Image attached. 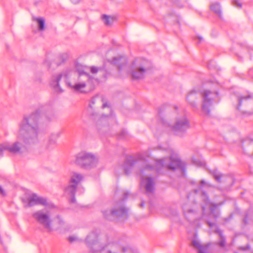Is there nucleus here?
<instances>
[{"mask_svg":"<svg viewBox=\"0 0 253 253\" xmlns=\"http://www.w3.org/2000/svg\"><path fill=\"white\" fill-rule=\"evenodd\" d=\"M88 68L84 67L83 69L77 68L79 77L77 78L72 77L71 73L69 71L53 75L51 79L50 84L56 92H62L59 86V82L63 79L67 86L74 92L84 93L94 88V84L96 80L92 78L86 73Z\"/></svg>","mask_w":253,"mask_h":253,"instance_id":"f257e3e1","label":"nucleus"},{"mask_svg":"<svg viewBox=\"0 0 253 253\" xmlns=\"http://www.w3.org/2000/svg\"><path fill=\"white\" fill-rule=\"evenodd\" d=\"M85 242L94 253H126L130 249L128 246L124 245L122 239H115L98 230L90 233Z\"/></svg>","mask_w":253,"mask_h":253,"instance_id":"f03ea898","label":"nucleus"},{"mask_svg":"<svg viewBox=\"0 0 253 253\" xmlns=\"http://www.w3.org/2000/svg\"><path fill=\"white\" fill-rule=\"evenodd\" d=\"M46 106H42L41 110H37L29 114L24 116L19 124L18 138L26 143L34 144L38 141L39 121L41 112L45 113Z\"/></svg>","mask_w":253,"mask_h":253,"instance_id":"7ed1b4c3","label":"nucleus"},{"mask_svg":"<svg viewBox=\"0 0 253 253\" xmlns=\"http://www.w3.org/2000/svg\"><path fill=\"white\" fill-rule=\"evenodd\" d=\"M165 150L168 151L171 156L169 158L160 159L156 161L157 169L160 167L166 168L169 169H179L183 173L185 171L186 166L185 163L182 162L180 159L176 156L173 150L170 148H165Z\"/></svg>","mask_w":253,"mask_h":253,"instance_id":"20e7f679","label":"nucleus"},{"mask_svg":"<svg viewBox=\"0 0 253 253\" xmlns=\"http://www.w3.org/2000/svg\"><path fill=\"white\" fill-rule=\"evenodd\" d=\"M153 169V167L148 164L147 160H143L142 168L140 169L139 173L141 178V186L145 188L146 194L149 196L154 192L155 183L153 178L149 176L145 177L144 175H149L147 172L152 170Z\"/></svg>","mask_w":253,"mask_h":253,"instance_id":"39448f33","label":"nucleus"},{"mask_svg":"<svg viewBox=\"0 0 253 253\" xmlns=\"http://www.w3.org/2000/svg\"><path fill=\"white\" fill-rule=\"evenodd\" d=\"M128 211L122 202L117 205L114 208H103L101 210L103 217L111 221L114 220L117 217L126 218L128 217Z\"/></svg>","mask_w":253,"mask_h":253,"instance_id":"423d86ee","label":"nucleus"},{"mask_svg":"<svg viewBox=\"0 0 253 253\" xmlns=\"http://www.w3.org/2000/svg\"><path fill=\"white\" fill-rule=\"evenodd\" d=\"M98 158L94 154L86 152H81L76 156L75 163L85 169H90L96 167Z\"/></svg>","mask_w":253,"mask_h":253,"instance_id":"0eeeda50","label":"nucleus"},{"mask_svg":"<svg viewBox=\"0 0 253 253\" xmlns=\"http://www.w3.org/2000/svg\"><path fill=\"white\" fill-rule=\"evenodd\" d=\"M131 76L134 79H141L151 66L150 61L144 58L135 59L132 63Z\"/></svg>","mask_w":253,"mask_h":253,"instance_id":"6e6552de","label":"nucleus"},{"mask_svg":"<svg viewBox=\"0 0 253 253\" xmlns=\"http://www.w3.org/2000/svg\"><path fill=\"white\" fill-rule=\"evenodd\" d=\"M32 217L42 226L46 232L50 233L54 231V229L52 224V221L49 211L39 210L33 213Z\"/></svg>","mask_w":253,"mask_h":253,"instance_id":"1a4fd4ad","label":"nucleus"},{"mask_svg":"<svg viewBox=\"0 0 253 253\" xmlns=\"http://www.w3.org/2000/svg\"><path fill=\"white\" fill-rule=\"evenodd\" d=\"M161 123L166 126H170L171 130L176 135L185 132L190 127L189 121L184 114L177 116L173 125H170L164 118L161 119Z\"/></svg>","mask_w":253,"mask_h":253,"instance_id":"9d476101","label":"nucleus"},{"mask_svg":"<svg viewBox=\"0 0 253 253\" xmlns=\"http://www.w3.org/2000/svg\"><path fill=\"white\" fill-rule=\"evenodd\" d=\"M84 175L80 173L73 172L71 173L69 185L65 188V194L71 197L70 202L75 203L76 201L75 195L78 185L84 179Z\"/></svg>","mask_w":253,"mask_h":253,"instance_id":"9b49d317","label":"nucleus"},{"mask_svg":"<svg viewBox=\"0 0 253 253\" xmlns=\"http://www.w3.org/2000/svg\"><path fill=\"white\" fill-rule=\"evenodd\" d=\"M182 210L185 218L190 223L195 224L197 227H199L200 225L197 222L203 217L204 213H203L202 216L198 215L196 206L190 203H186L183 205Z\"/></svg>","mask_w":253,"mask_h":253,"instance_id":"f8f14e48","label":"nucleus"},{"mask_svg":"<svg viewBox=\"0 0 253 253\" xmlns=\"http://www.w3.org/2000/svg\"><path fill=\"white\" fill-rule=\"evenodd\" d=\"M202 96V110L206 115H209L210 108L214 100L218 96L216 92H211L210 90H204L201 93Z\"/></svg>","mask_w":253,"mask_h":253,"instance_id":"ddd939ff","label":"nucleus"},{"mask_svg":"<svg viewBox=\"0 0 253 253\" xmlns=\"http://www.w3.org/2000/svg\"><path fill=\"white\" fill-rule=\"evenodd\" d=\"M18 140L12 144L5 142L6 150L13 154H20L25 151L26 149L25 146L21 141H23L25 144H28L26 143L23 140L19 139L18 137Z\"/></svg>","mask_w":253,"mask_h":253,"instance_id":"4468645a","label":"nucleus"},{"mask_svg":"<svg viewBox=\"0 0 253 253\" xmlns=\"http://www.w3.org/2000/svg\"><path fill=\"white\" fill-rule=\"evenodd\" d=\"M212 185L210 183L206 182L204 180H202L200 181V185L197 189L195 190L196 193H200L203 200L206 204H209L210 200L207 194L206 190L211 187Z\"/></svg>","mask_w":253,"mask_h":253,"instance_id":"2eb2a0df","label":"nucleus"},{"mask_svg":"<svg viewBox=\"0 0 253 253\" xmlns=\"http://www.w3.org/2000/svg\"><path fill=\"white\" fill-rule=\"evenodd\" d=\"M29 207H32L37 205H41L44 206L50 207L45 198L38 196L36 194H32L28 199Z\"/></svg>","mask_w":253,"mask_h":253,"instance_id":"dca6fc26","label":"nucleus"},{"mask_svg":"<svg viewBox=\"0 0 253 253\" xmlns=\"http://www.w3.org/2000/svg\"><path fill=\"white\" fill-rule=\"evenodd\" d=\"M60 135V132L51 133L47 139L45 148L48 151L53 150L57 146V141Z\"/></svg>","mask_w":253,"mask_h":253,"instance_id":"f3484780","label":"nucleus"},{"mask_svg":"<svg viewBox=\"0 0 253 253\" xmlns=\"http://www.w3.org/2000/svg\"><path fill=\"white\" fill-rule=\"evenodd\" d=\"M136 163V161L135 159L131 156L126 158L123 166L125 174L128 175L130 173L133 166Z\"/></svg>","mask_w":253,"mask_h":253,"instance_id":"a211bd4d","label":"nucleus"},{"mask_svg":"<svg viewBox=\"0 0 253 253\" xmlns=\"http://www.w3.org/2000/svg\"><path fill=\"white\" fill-rule=\"evenodd\" d=\"M109 61L113 64L116 65L118 69L121 70L127 63V59L125 56H119L114 57L111 61Z\"/></svg>","mask_w":253,"mask_h":253,"instance_id":"6ab92c4d","label":"nucleus"},{"mask_svg":"<svg viewBox=\"0 0 253 253\" xmlns=\"http://www.w3.org/2000/svg\"><path fill=\"white\" fill-rule=\"evenodd\" d=\"M197 98V92L194 90L189 92L186 97V99L190 105L194 109H198V105L196 101Z\"/></svg>","mask_w":253,"mask_h":253,"instance_id":"aec40b11","label":"nucleus"},{"mask_svg":"<svg viewBox=\"0 0 253 253\" xmlns=\"http://www.w3.org/2000/svg\"><path fill=\"white\" fill-rule=\"evenodd\" d=\"M253 98V95L251 93H247V94L240 95L238 96L239 104L237 109H239L240 107L244 103H247L248 101Z\"/></svg>","mask_w":253,"mask_h":253,"instance_id":"412c9836","label":"nucleus"},{"mask_svg":"<svg viewBox=\"0 0 253 253\" xmlns=\"http://www.w3.org/2000/svg\"><path fill=\"white\" fill-rule=\"evenodd\" d=\"M210 8L211 10L213 11L215 14H216L220 18L222 17V12L221 10V7L219 3H214L210 5Z\"/></svg>","mask_w":253,"mask_h":253,"instance_id":"4be33fe9","label":"nucleus"},{"mask_svg":"<svg viewBox=\"0 0 253 253\" xmlns=\"http://www.w3.org/2000/svg\"><path fill=\"white\" fill-rule=\"evenodd\" d=\"M34 20L38 24V29L40 31H42L44 30V19L42 17H35Z\"/></svg>","mask_w":253,"mask_h":253,"instance_id":"5701e85b","label":"nucleus"},{"mask_svg":"<svg viewBox=\"0 0 253 253\" xmlns=\"http://www.w3.org/2000/svg\"><path fill=\"white\" fill-rule=\"evenodd\" d=\"M102 102V99L100 98L99 96H96L94 97H92L89 102L88 107L90 109H93L94 108V106L96 103H101Z\"/></svg>","mask_w":253,"mask_h":253,"instance_id":"b1692460","label":"nucleus"},{"mask_svg":"<svg viewBox=\"0 0 253 253\" xmlns=\"http://www.w3.org/2000/svg\"><path fill=\"white\" fill-rule=\"evenodd\" d=\"M211 174L217 182H221V178L224 176L222 173L219 172L217 170L214 169L212 170Z\"/></svg>","mask_w":253,"mask_h":253,"instance_id":"393cba45","label":"nucleus"},{"mask_svg":"<svg viewBox=\"0 0 253 253\" xmlns=\"http://www.w3.org/2000/svg\"><path fill=\"white\" fill-rule=\"evenodd\" d=\"M215 232L217 233L220 236V240L219 242V245L221 247H223L225 244V239L222 234V232L219 228H216Z\"/></svg>","mask_w":253,"mask_h":253,"instance_id":"a878e982","label":"nucleus"},{"mask_svg":"<svg viewBox=\"0 0 253 253\" xmlns=\"http://www.w3.org/2000/svg\"><path fill=\"white\" fill-rule=\"evenodd\" d=\"M55 224L57 225L56 229H58L64 226L65 222L63 219L59 215L55 217Z\"/></svg>","mask_w":253,"mask_h":253,"instance_id":"bb28decb","label":"nucleus"},{"mask_svg":"<svg viewBox=\"0 0 253 253\" xmlns=\"http://www.w3.org/2000/svg\"><path fill=\"white\" fill-rule=\"evenodd\" d=\"M102 20L103 23L107 26L111 25L114 21L113 18L112 17L106 15H103L102 16Z\"/></svg>","mask_w":253,"mask_h":253,"instance_id":"cd10ccee","label":"nucleus"},{"mask_svg":"<svg viewBox=\"0 0 253 253\" xmlns=\"http://www.w3.org/2000/svg\"><path fill=\"white\" fill-rule=\"evenodd\" d=\"M217 208V205L215 204H211V207L210 208V211L211 212V214L213 215L215 219H216L219 215V213L218 212H215V211Z\"/></svg>","mask_w":253,"mask_h":253,"instance_id":"c85d7f7f","label":"nucleus"},{"mask_svg":"<svg viewBox=\"0 0 253 253\" xmlns=\"http://www.w3.org/2000/svg\"><path fill=\"white\" fill-rule=\"evenodd\" d=\"M107 119H108V116H106L105 115H102L101 116V117L97 122V125L98 128H99V126L101 125V124L103 122L106 123Z\"/></svg>","mask_w":253,"mask_h":253,"instance_id":"c756f323","label":"nucleus"},{"mask_svg":"<svg viewBox=\"0 0 253 253\" xmlns=\"http://www.w3.org/2000/svg\"><path fill=\"white\" fill-rule=\"evenodd\" d=\"M232 3L234 6L239 8H241L242 5V3L238 0H233Z\"/></svg>","mask_w":253,"mask_h":253,"instance_id":"7c9ffc66","label":"nucleus"},{"mask_svg":"<svg viewBox=\"0 0 253 253\" xmlns=\"http://www.w3.org/2000/svg\"><path fill=\"white\" fill-rule=\"evenodd\" d=\"M5 142L0 144V156H2L3 151L6 150Z\"/></svg>","mask_w":253,"mask_h":253,"instance_id":"2f4dec72","label":"nucleus"},{"mask_svg":"<svg viewBox=\"0 0 253 253\" xmlns=\"http://www.w3.org/2000/svg\"><path fill=\"white\" fill-rule=\"evenodd\" d=\"M67 58V55L66 54H62L58 56V58L61 60L63 62L66 60Z\"/></svg>","mask_w":253,"mask_h":253,"instance_id":"473e14b6","label":"nucleus"},{"mask_svg":"<svg viewBox=\"0 0 253 253\" xmlns=\"http://www.w3.org/2000/svg\"><path fill=\"white\" fill-rule=\"evenodd\" d=\"M192 245L198 249V250L200 249V248H205V247L201 246L200 244L196 241H193L192 242Z\"/></svg>","mask_w":253,"mask_h":253,"instance_id":"72a5a7b5","label":"nucleus"},{"mask_svg":"<svg viewBox=\"0 0 253 253\" xmlns=\"http://www.w3.org/2000/svg\"><path fill=\"white\" fill-rule=\"evenodd\" d=\"M89 68L91 73L92 74L96 73L99 70V68L94 66L90 67Z\"/></svg>","mask_w":253,"mask_h":253,"instance_id":"f704fd0d","label":"nucleus"},{"mask_svg":"<svg viewBox=\"0 0 253 253\" xmlns=\"http://www.w3.org/2000/svg\"><path fill=\"white\" fill-rule=\"evenodd\" d=\"M78 240V239L75 236H70L68 237V241L70 243H73Z\"/></svg>","mask_w":253,"mask_h":253,"instance_id":"c9c22d12","label":"nucleus"},{"mask_svg":"<svg viewBox=\"0 0 253 253\" xmlns=\"http://www.w3.org/2000/svg\"><path fill=\"white\" fill-rule=\"evenodd\" d=\"M126 134H127V132L126 131L123 130V131H122L121 132L120 138H125L126 137Z\"/></svg>","mask_w":253,"mask_h":253,"instance_id":"e433bc0d","label":"nucleus"},{"mask_svg":"<svg viewBox=\"0 0 253 253\" xmlns=\"http://www.w3.org/2000/svg\"><path fill=\"white\" fill-rule=\"evenodd\" d=\"M207 250V248H200L199 250H198V253H206Z\"/></svg>","mask_w":253,"mask_h":253,"instance_id":"4c0bfd02","label":"nucleus"},{"mask_svg":"<svg viewBox=\"0 0 253 253\" xmlns=\"http://www.w3.org/2000/svg\"><path fill=\"white\" fill-rule=\"evenodd\" d=\"M207 223L209 226L211 228L212 227L215 225L214 223L211 222L209 221L208 220H207Z\"/></svg>","mask_w":253,"mask_h":253,"instance_id":"58836bf2","label":"nucleus"},{"mask_svg":"<svg viewBox=\"0 0 253 253\" xmlns=\"http://www.w3.org/2000/svg\"><path fill=\"white\" fill-rule=\"evenodd\" d=\"M0 193L3 196H5V193L0 186Z\"/></svg>","mask_w":253,"mask_h":253,"instance_id":"ea45409f","label":"nucleus"},{"mask_svg":"<svg viewBox=\"0 0 253 253\" xmlns=\"http://www.w3.org/2000/svg\"><path fill=\"white\" fill-rule=\"evenodd\" d=\"M70 1L73 4H78L81 1V0H70Z\"/></svg>","mask_w":253,"mask_h":253,"instance_id":"a19ab883","label":"nucleus"},{"mask_svg":"<svg viewBox=\"0 0 253 253\" xmlns=\"http://www.w3.org/2000/svg\"><path fill=\"white\" fill-rule=\"evenodd\" d=\"M54 118V115L52 113V111H51L50 113V117L48 119L49 121L52 120Z\"/></svg>","mask_w":253,"mask_h":253,"instance_id":"79ce46f5","label":"nucleus"},{"mask_svg":"<svg viewBox=\"0 0 253 253\" xmlns=\"http://www.w3.org/2000/svg\"><path fill=\"white\" fill-rule=\"evenodd\" d=\"M144 206V202L143 201H142L140 204L139 205V207L141 208H142Z\"/></svg>","mask_w":253,"mask_h":253,"instance_id":"37998d69","label":"nucleus"},{"mask_svg":"<svg viewBox=\"0 0 253 253\" xmlns=\"http://www.w3.org/2000/svg\"><path fill=\"white\" fill-rule=\"evenodd\" d=\"M108 106V104H107V103H103V105H102V108H105V107H107Z\"/></svg>","mask_w":253,"mask_h":253,"instance_id":"c03bdc74","label":"nucleus"},{"mask_svg":"<svg viewBox=\"0 0 253 253\" xmlns=\"http://www.w3.org/2000/svg\"><path fill=\"white\" fill-rule=\"evenodd\" d=\"M44 64L48 67H49V66H50V64L49 63L47 62L46 61H44Z\"/></svg>","mask_w":253,"mask_h":253,"instance_id":"a18cd8bd","label":"nucleus"},{"mask_svg":"<svg viewBox=\"0 0 253 253\" xmlns=\"http://www.w3.org/2000/svg\"><path fill=\"white\" fill-rule=\"evenodd\" d=\"M241 249L243 250H245V248H243V247H241Z\"/></svg>","mask_w":253,"mask_h":253,"instance_id":"49530a36","label":"nucleus"},{"mask_svg":"<svg viewBox=\"0 0 253 253\" xmlns=\"http://www.w3.org/2000/svg\"><path fill=\"white\" fill-rule=\"evenodd\" d=\"M199 39H200V41H202V38H199Z\"/></svg>","mask_w":253,"mask_h":253,"instance_id":"de8ad7c7","label":"nucleus"},{"mask_svg":"<svg viewBox=\"0 0 253 253\" xmlns=\"http://www.w3.org/2000/svg\"><path fill=\"white\" fill-rule=\"evenodd\" d=\"M204 210H205L204 208V207H203V212L204 211Z\"/></svg>","mask_w":253,"mask_h":253,"instance_id":"09e8293b","label":"nucleus"}]
</instances>
